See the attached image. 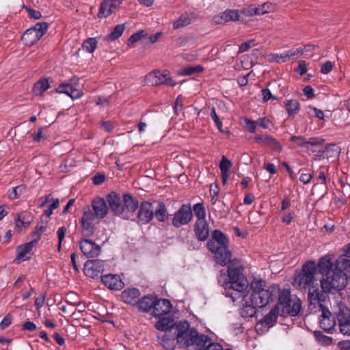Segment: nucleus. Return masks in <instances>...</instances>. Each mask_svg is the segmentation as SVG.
<instances>
[{"label": "nucleus", "mask_w": 350, "mask_h": 350, "mask_svg": "<svg viewBox=\"0 0 350 350\" xmlns=\"http://www.w3.org/2000/svg\"><path fill=\"white\" fill-rule=\"evenodd\" d=\"M208 250L215 256V260L221 266H226L228 263V278L222 281L219 278L218 282L226 291L224 294L232 297L233 301L244 296V291L247 289L248 284L243 275V267L237 258L231 260L232 254L228 249V239L225 234L219 230L213 232L212 239L207 242Z\"/></svg>", "instance_id": "f257e3e1"}, {"label": "nucleus", "mask_w": 350, "mask_h": 350, "mask_svg": "<svg viewBox=\"0 0 350 350\" xmlns=\"http://www.w3.org/2000/svg\"><path fill=\"white\" fill-rule=\"evenodd\" d=\"M317 275V265L314 261L306 262L301 272L297 273L293 282V286L300 289H308V299L312 306L325 301V295L319 286Z\"/></svg>", "instance_id": "f03ea898"}, {"label": "nucleus", "mask_w": 350, "mask_h": 350, "mask_svg": "<svg viewBox=\"0 0 350 350\" xmlns=\"http://www.w3.org/2000/svg\"><path fill=\"white\" fill-rule=\"evenodd\" d=\"M350 278V260L339 257L336 260L332 273L321 280V288L323 293L339 291L345 288Z\"/></svg>", "instance_id": "7ed1b4c3"}, {"label": "nucleus", "mask_w": 350, "mask_h": 350, "mask_svg": "<svg viewBox=\"0 0 350 350\" xmlns=\"http://www.w3.org/2000/svg\"><path fill=\"white\" fill-rule=\"evenodd\" d=\"M266 281L260 278H254L251 284L250 301L252 305L258 308L266 306L276 297L277 288L270 286L265 288Z\"/></svg>", "instance_id": "20e7f679"}, {"label": "nucleus", "mask_w": 350, "mask_h": 350, "mask_svg": "<svg viewBox=\"0 0 350 350\" xmlns=\"http://www.w3.org/2000/svg\"><path fill=\"white\" fill-rule=\"evenodd\" d=\"M197 330L191 327L187 321L177 323L174 327L176 343L182 348H189L193 344V339L196 336Z\"/></svg>", "instance_id": "39448f33"}, {"label": "nucleus", "mask_w": 350, "mask_h": 350, "mask_svg": "<svg viewBox=\"0 0 350 350\" xmlns=\"http://www.w3.org/2000/svg\"><path fill=\"white\" fill-rule=\"evenodd\" d=\"M323 303L324 301H321L313 306L310 304L309 310L313 312H321L319 325L325 332L329 333L335 329L336 321L329 309L324 306Z\"/></svg>", "instance_id": "423d86ee"}, {"label": "nucleus", "mask_w": 350, "mask_h": 350, "mask_svg": "<svg viewBox=\"0 0 350 350\" xmlns=\"http://www.w3.org/2000/svg\"><path fill=\"white\" fill-rule=\"evenodd\" d=\"M48 28L47 23H38L33 27L25 31L21 38L22 41L26 46H32L43 36Z\"/></svg>", "instance_id": "0eeeda50"}, {"label": "nucleus", "mask_w": 350, "mask_h": 350, "mask_svg": "<svg viewBox=\"0 0 350 350\" xmlns=\"http://www.w3.org/2000/svg\"><path fill=\"white\" fill-rule=\"evenodd\" d=\"M146 80L148 83L152 86L164 85L173 87L176 85V83L170 77L169 72L167 70L163 72L155 70L150 72L146 75Z\"/></svg>", "instance_id": "6e6552de"}, {"label": "nucleus", "mask_w": 350, "mask_h": 350, "mask_svg": "<svg viewBox=\"0 0 350 350\" xmlns=\"http://www.w3.org/2000/svg\"><path fill=\"white\" fill-rule=\"evenodd\" d=\"M193 219L192 208L190 204H183L174 215L172 225L176 228L188 224Z\"/></svg>", "instance_id": "1a4fd4ad"}, {"label": "nucleus", "mask_w": 350, "mask_h": 350, "mask_svg": "<svg viewBox=\"0 0 350 350\" xmlns=\"http://www.w3.org/2000/svg\"><path fill=\"white\" fill-rule=\"evenodd\" d=\"M338 311L336 312L339 326H350V310L345 304H338ZM340 332L346 336H350V328H339Z\"/></svg>", "instance_id": "9d476101"}, {"label": "nucleus", "mask_w": 350, "mask_h": 350, "mask_svg": "<svg viewBox=\"0 0 350 350\" xmlns=\"http://www.w3.org/2000/svg\"><path fill=\"white\" fill-rule=\"evenodd\" d=\"M79 247L81 252L88 258H96L100 253V247L96 244L94 241L87 239L81 240Z\"/></svg>", "instance_id": "9b49d317"}, {"label": "nucleus", "mask_w": 350, "mask_h": 350, "mask_svg": "<svg viewBox=\"0 0 350 350\" xmlns=\"http://www.w3.org/2000/svg\"><path fill=\"white\" fill-rule=\"evenodd\" d=\"M104 271V261L100 260H90L85 263V274L92 278H98Z\"/></svg>", "instance_id": "f8f14e48"}, {"label": "nucleus", "mask_w": 350, "mask_h": 350, "mask_svg": "<svg viewBox=\"0 0 350 350\" xmlns=\"http://www.w3.org/2000/svg\"><path fill=\"white\" fill-rule=\"evenodd\" d=\"M154 217V208L152 204L148 202H143L141 203L137 219L138 223L141 224H146L149 223Z\"/></svg>", "instance_id": "ddd939ff"}, {"label": "nucleus", "mask_w": 350, "mask_h": 350, "mask_svg": "<svg viewBox=\"0 0 350 350\" xmlns=\"http://www.w3.org/2000/svg\"><path fill=\"white\" fill-rule=\"evenodd\" d=\"M122 1L120 0H103L98 16L99 18L108 17L118 9Z\"/></svg>", "instance_id": "4468645a"}, {"label": "nucleus", "mask_w": 350, "mask_h": 350, "mask_svg": "<svg viewBox=\"0 0 350 350\" xmlns=\"http://www.w3.org/2000/svg\"><path fill=\"white\" fill-rule=\"evenodd\" d=\"M240 19V14L238 10L228 9L213 18L215 24H224L230 21H238Z\"/></svg>", "instance_id": "2eb2a0df"}, {"label": "nucleus", "mask_w": 350, "mask_h": 350, "mask_svg": "<svg viewBox=\"0 0 350 350\" xmlns=\"http://www.w3.org/2000/svg\"><path fill=\"white\" fill-rule=\"evenodd\" d=\"M107 201L111 211L116 215H123L124 213V206H123V199L115 192H111L107 196Z\"/></svg>", "instance_id": "dca6fc26"}, {"label": "nucleus", "mask_w": 350, "mask_h": 350, "mask_svg": "<svg viewBox=\"0 0 350 350\" xmlns=\"http://www.w3.org/2000/svg\"><path fill=\"white\" fill-rule=\"evenodd\" d=\"M172 304L166 299L157 300L155 299L152 309V315L155 317L161 318L162 316L170 312Z\"/></svg>", "instance_id": "f3484780"}, {"label": "nucleus", "mask_w": 350, "mask_h": 350, "mask_svg": "<svg viewBox=\"0 0 350 350\" xmlns=\"http://www.w3.org/2000/svg\"><path fill=\"white\" fill-rule=\"evenodd\" d=\"M103 283L111 290H121L124 284L118 275L107 274L101 277Z\"/></svg>", "instance_id": "a211bd4d"}, {"label": "nucleus", "mask_w": 350, "mask_h": 350, "mask_svg": "<svg viewBox=\"0 0 350 350\" xmlns=\"http://www.w3.org/2000/svg\"><path fill=\"white\" fill-rule=\"evenodd\" d=\"M194 232L199 241H204L209 235V227L206 220H196Z\"/></svg>", "instance_id": "6ab92c4d"}, {"label": "nucleus", "mask_w": 350, "mask_h": 350, "mask_svg": "<svg viewBox=\"0 0 350 350\" xmlns=\"http://www.w3.org/2000/svg\"><path fill=\"white\" fill-rule=\"evenodd\" d=\"M157 342L166 350H174L176 347V339L170 332H165L162 335H157Z\"/></svg>", "instance_id": "aec40b11"}, {"label": "nucleus", "mask_w": 350, "mask_h": 350, "mask_svg": "<svg viewBox=\"0 0 350 350\" xmlns=\"http://www.w3.org/2000/svg\"><path fill=\"white\" fill-rule=\"evenodd\" d=\"M92 211L98 218H104L108 213L106 202L100 198H96L92 203Z\"/></svg>", "instance_id": "412c9836"}, {"label": "nucleus", "mask_w": 350, "mask_h": 350, "mask_svg": "<svg viewBox=\"0 0 350 350\" xmlns=\"http://www.w3.org/2000/svg\"><path fill=\"white\" fill-rule=\"evenodd\" d=\"M36 243L37 242L33 240L25 245H19L16 250L18 259L23 261L29 260L32 255L31 250Z\"/></svg>", "instance_id": "4be33fe9"}, {"label": "nucleus", "mask_w": 350, "mask_h": 350, "mask_svg": "<svg viewBox=\"0 0 350 350\" xmlns=\"http://www.w3.org/2000/svg\"><path fill=\"white\" fill-rule=\"evenodd\" d=\"M33 221L31 213L27 212H21L18 214L15 221V227L18 231L27 229Z\"/></svg>", "instance_id": "5701e85b"}, {"label": "nucleus", "mask_w": 350, "mask_h": 350, "mask_svg": "<svg viewBox=\"0 0 350 350\" xmlns=\"http://www.w3.org/2000/svg\"><path fill=\"white\" fill-rule=\"evenodd\" d=\"M139 296V291L135 288H126L122 293V299L124 302L131 305L137 304Z\"/></svg>", "instance_id": "b1692460"}, {"label": "nucleus", "mask_w": 350, "mask_h": 350, "mask_svg": "<svg viewBox=\"0 0 350 350\" xmlns=\"http://www.w3.org/2000/svg\"><path fill=\"white\" fill-rule=\"evenodd\" d=\"M123 206H124V217H129L128 213H133L139 207L137 200L133 198L130 194L125 193L123 195Z\"/></svg>", "instance_id": "393cba45"}, {"label": "nucleus", "mask_w": 350, "mask_h": 350, "mask_svg": "<svg viewBox=\"0 0 350 350\" xmlns=\"http://www.w3.org/2000/svg\"><path fill=\"white\" fill-rule=\"evenodd\" d=\"M195 19L196 16L193 12H184L173 23V27L174 29L184 27L191 24Z\"/></svg>", "instance_id": "a878e982"}, {"label": "nucleus", "mask_w": 350, "mask_h": 350, "mask_svg": "<svg viewBox=\"0 0 350 350\" xmlns=\"http://www.w3.org/2000/svg\"><path fill=\"white\" fill-rule=\"evenodd\" d=\"M301 308V300L297 297L291 301V304H288L285 309H282L281 311V316H286V314H291L293 317L297 316L300 312Z\"/></svg>", "instance_id": "bb28decb"}, {"label": "nucleus", "mask_w": 350, "mask_h": 350, "mask_svg": "<svg viewBox=\"0 0 350 350\" xmlns=\"http://www.w3.org/2000/svg\"><path fill=\"white\" fill-rule=\"evenodd\" d=\"M210 342L211 339L207 336L199 334L197 331L196 336L193 339V344L191 347L195 350H205Z\"/></svg>", "instance_id": "cd10ccee"}, {"label": "nucleus", "mask_w": 350, "mask_h": 350, "mask_svg": "<svg viewBox=\"0 0 350 350\" xmlns=\"http://www.w3.org/2000/svg\"><path fill=\"white\" fill-rule=\"evenodd\" d=\"M332 267V259L329 256H325L319 259L318 262V269L322 275L325 276L329 275Z\"/></svg>", "instance_id": "c85d7f7f"}, {"label": "nucleus", "mask_w": 350, "mask_h": 350, "mask_svg": "<svg viewBox=\"0 0 350 350\" xmlns=\"http://www.w3.org/2000/svg\"><path fill=\"white\" fill-rule=\"evenodd\" d=\"M159 321L156 323L155 327L160 331L167 332L168 330L175 327L176 323H174V320L170 317H161Z\"/></svg>", "instance_id": "c756f323"}, {"label": "nucleus", "mask_w": 350, "mask_h": 350, "mask_svg": "<svg viewBox=\"0 0 350 350\" xmlns=\"http://www.w3.org/2000/svg\"><path fill=\"white\" fill-rule=\"evenodd\" d=\"M303 54V51L301 49H297L296 50H290L288 51H285L281 55H275V61L278 63L286 62L294 56H299Z\"/></svg>", "instance_id": "7c9ffc66"}, {"label": "nucleus", "mask_w": 350, "mask_h": 350, "mask_svg": "<svg viewBox=\"0 0 350 350\" xmlns=\"http://www.w3.org/2000/svg\"><path fill=\"white\" fill-rule=\"evenodd\" d=\"M155 298L150 296H144L137 301L138 308L144 312H148L152 308L154 304Z\"/></svg>", "instance_id": "2f4dec72"}, {"label": "nucleus", "mask_w": 350, "mask_h": 350, "mask_svg": "<svg viewBox=\"0 0 350 350\" xmlns=\"http://www.w3.org/2000/svg\"><path fill=\"white\" fill-rule=\"evenodd\" d=\"M285 109L288 116H294L300 110L299 103L296 99L287 100L285 102Z\"/></svg>", "instance_id": "473e14b6"}, {"label": "nucleus", "mask_w": 350, "mask_h": 350, "mask_svg": "<svg viewBox=\"0 0 350 350\" xmlns=\"http://www.w3.org/2000/svg\"><path fill=\"white\" fill-rule=\"evenodd\" d=\"M281 311L279 310L278 306H275L271 311L264 317L262 323L268 327L273 325V323L277 320L278 315H280Z\"/></svg>", "instance_id": "72a5a7b5"}, {"label": "nucleus", "mask_w": 350, "mask_h": 350, "mask_svg": "<svg viewBox=\"0 0 350 350\" xmlns=\"http://www.w3.org/2000/svg\"><path fill=\"white\" fill-rule=\"evenodd\" d=\"M292 300L291 297V293L288 290H284L279 295L278 303L275 306L279 307V310L282 311V309L291 304Z\"/></svg>", "instance_id": "f704fd0d"}, {"label": "nucleus", "mask_w": 350, "mask_h": 350, "mask_svg": "<svg viewBox=\"0 0 350 350\" xmlns=\"http://www.w3.org/2000/svg\"><path fill=\"white\" fill-rule=\"evenodd\" d=\"M126 27L124 24H120L116 25L113 31L104 38L105 41H114L118 39L124 33Z\"/></svg>", "instance_id": "c9c22d12"}, {"label": "nucleus", "mask_w": 350, "mask_h": 350, "mask_svg": "<svg viewBox=\"0 0 350 350\" xmlns=\"http://www.w3.org/2000/svg\"><path fill=\"white\" fill-rule=\"evenodd\" d=\"M154 216L159 221H165L168 219V214L163 202H159L157 208L154 210Z\"/></svg>", "instance_id": "e433bc0d"}, {"label": "nucleus", "mask_w": 350, "mask_h": 350, "mask_svg": "<svg viewBox=\"0 0 350 350\" xmlns=\"http://www.w3.org/2000/svg\"><path fill=\"white\" fill-rule=\"evenodd\" d=\"M50 85L48 79H43L36 82L33 88V92L36 96L41 95L49 88Z\"/></svg>", "instance_id": "4c0bfd02"}, {"label": "nucleus", "mask_w": 350, "mask_h": 350, "mask_svg": "<svg viewBox=\"0 0 350 350\" xmlns=\"http://www.w3.org/2000/svg\"><path fill=\"white\" fill-rule=\"evenodd\" d=\"M97 44L98 42L96 38H89L83 42L82 47L88 53H92L96 49Z\"/></svg>", "instance_id": "58836bf2"}, {"label": "nucleus", "mask_w": 350, "mask_h": 350, "mask_svg": "<svg viewBox=\"0 0 350 350\" xmlns=\"http://www.w3.org/2000/svg\"><path fill=\"white\" fill-rule=\"evenodd\" d=\"M81 232L84 237H90L92 235H93L94 232V224L82 221H81Z\"/></svg>", "instance_id": "ea45409f"}, {"label": "nucleus", "mask_w": 350, "mask_h": 350, "mask_svg": "<svg viewBox=\"0 0 350 350\" xmlns=\"http://www.w3.org/2000/svg\"><path fill=\"white\" fill-rule=\"evenodd\" d=\"M193 211L196 217H198L197 220H206V210L202 203L194 204Z\"/></svg>", "instance_id": "a19ab883"}, {"label": "nucleus", "mask_w": 350, "mask_h": 350, "mask_svg": "<svg viewBox=\"0 0 350 350\" xmlns=\"http://www.w3.org/2000/svg\"><path fill=\"white\" fill-rule=\"evenodd\" d=\"M46 228V224L44 222H40L37 224L35 228V230L32 233V237L33 240L38 243V241L40 239L41 235L43 232H45Z\"/></svg>", "instance_id": "79ce46f5"}, {"label": "nucleus", "mask_w": 350, "mask_h": 350, "mask_svg": "<svg viewBox=\"0 0 350 350\" xmlns=\"http://www.w3.org/2000/svg\"><path fill=\"white\" fill-rule=\"evenodd\" d=\"M256 307L254 305H245L241 310V316L244 318L252 317L256 313Z\"/></svg>", "instance_id": "37998d69"}, {"label": "nucleus", "mask_w": 350, "mask_h": 350, "mask_svg": "<svg viewBox=\"0 0 350 350\" xmlns=\"http://www.w3.org/2000/svg\"><path fill=\"white\" fill-rule=\"evenodd\" d=\"M232 166V163L225 156H223L219 163V169L221 174H226L229 172Z\"/></svg>", "instance_id": "c03bdc74"}, {"label": "nucleus", "mask_w": 350, "mask_h": 350, "mask_svg": "<svg viewBox=\"0 0 350 350\" xmlns=\"http://www.w3.org/2000/svg\"><path fill=\"white\" fill-rule=\"evenodd\" d=\"M202 70H203V68L200 66H190V67L183 68L181 70L180 74L183 76H188V75H193L196 72H202Z\"/></svg>", "instance_id": "a18cd8bd"}, {"label": "nucleus", "mask_w": 350, "mask_h": 350, "mask_svg": "<svg viewBox=\"0 0 350 350\" xmlns=\"http://www.w3.org/2000/svg\"><path fill=\"white\" fill-rule=\"evenodd\" d=\"M325 140L321 137H310L307 139L306 149H309L310 147L322 146Z\"/></svg>", "instance_id": "49530a36"}, {"label": "nucleus", "mask_w": 350, "mask_h": 350, "mask_svg": "<svg viewBox=\"0 0 350 350\" xmlns=\"http://www.w3.org/2000/svg\"><path fill=\"white\" fill-rule=\"evenodd\" d=\"M24 189V187L21 185L13 187L8 193L9 198L10 200L17 199L23 193Z\"/></svg>", "instance_id": "de8ad7c7"}, {"label": "nucleus", "mask_w": 350, "mask_h": 350, "mask_svg": "<svg viewBox=\"0 0 350 350\" xmlns=\"http://www.w3.org/2000/svg\"><path fill=\"white\" fill-rule=\"evenodd\" d=\"M271 136L268 135H256L255 136L256 142L262 146H268Z\"/></svg>", "instance_id": "09e8293b"}, {"label": "nucleus", "mask_w": 350, "mask_h": 350, "mask_svg": "<svg viewBox=\"0 0 350 350\" xmlns=\"http://www.w3.org/2000/svg\"><path fill=\"white\" fill-rule=\"evenodd\" d=\"M96 217L97 216L95 213L89 209L88 211H84L81 221L94 224V221Z\"/></svg>", "instance_id": "8fccbe9b"}, {"label": "nucleus", "mask_w": 350, "mask_h": 350, "mask_svg": "<svg viewBox=\"0 0 350 350\" xmlns=\"http://www.w3.org/2000/svg\"><path fill=\"white\" fill-rule=\"evenodd\" d=\"M145 36H146V33L143 30L132 34L128 40V44L129 45L133 44L138 42Z\"/></svg>", "instance_id": "3c124183"}, {"label": "nucleus", "mask_w": 350, "mask_h": 350, "mask_svg": "<svg viewBox=\"0 0 350 350\" xmlns=\"http://www.w3.org/2000/svg\"><path fill=\"white\" fill-rule=\"evenodd\" d=\"M314 336L317 340L319 341V342H321L322 344L328 345L332 343V338L328 336L323 335L321 332L319 331L314 332Z\"/></svg>", "instance_id": "603ef678"}, {"label": "nucleus", "mask_w": 350, "mask_h": 350, "mask_svg": "<svg viewBox=\"0 0 350 350\" xmlns=\"http://www.w3.org/2000/svg\"><path fill=\"white\" fill-rule=\"evenodd\" d=\"M267 147L270 148L273 151L278 152H280L282 150V146L272 136Z\"/></svg>", "instance_id": "864d4df0"}, {"label": "nucleus", "mask_w": 350, "mask_h": 350, "mask_svg": "<svg viewBox=\"0 0 350 350\" xmlns=\"http://www.w3.org/2000/svg\"><path fill=\"white\" fill-rule=\"evenodd\" d=\"M72 90V87L68 83H63L59 85L56 89V92L59 94H65L69 96L70 91Z\"/></svg>", "instance_id": "5fc2aeb1"}, {"label": "nucleus", "mask_w": 350, "mask_h": 350, "mask_svg": "<svg viewBox=\"0 0 350 350\" xmlns=\"http://www.w3.org/2000/svg\"><path fill=\"white\" fill-rule=\"evenodd\" d=\"M290 141L294 142L299 147L306 148L307 139L301 136H292Z\"/></svg>", "instance_id": "6e6d98bb"}, {"label": "nucleus", "mask_w": 350, "mask_h": 350, "mask_svg": "<svg viewBox=\"0 0 350 350\" xmlns=\"http://www.w3.org/2000/svg\"><path fill=\"white\" fill-rule=\"evenodd\" d=\"M211 117L213 119V120L214 121V122H215L216 126L217 127V129H219V131L221 132L223 124L220 121V120L216 113L215 109L214 107L212 108V110L211 112Z\"/></svg>", "instance_id": "4d7b16f0"}, {"label": "nucleus", "mask_w": 350, "mask_h": 350, "mask_svg": "<svg viewBox=\"0 0 350 350\" xmlns=\"http://www.w3.org/2000/svg\"><path fill=\"white\" fill-rule=\"evenodd\" d=\"M255 45H256V42H255L254 40H250L249 41L243 42L239 46V52L243 53L245 51H247V50H249L250 48L254 46Z\"/></svg>", "instance_id": "13d9d810"}, {"label": "nucleus", "mask_w": 350, "mask_h": 350, "mask_svg": "<svg viewBox=\"0 0 350 350\" xmlns=\"http://www.w3.org/2000/svg\"><path fill=\"white\" fill-rule=\"evenodd\" d=\"M333 69V64L330 61H327L321 66V72L322 74L327 75Z\"/></svg>", "instance_id": "bf43d9fd"}, {"label": "nucleus", "mask_w": 350, "mask_h": 350, "mask_svg": "<svg viewBox=\"0 0 350 350\" xmlns=\"http://www.w3.org/2000/svg\"><path fill=\"white\" fill-rule=\"evenodd\" d=\"M245 126H246L247 130L250 133H255L256 127H257L256 120L253 121V120H249L247 118H245Z\"/></svg>", "instance_id": "052dcab7"}, {"label": "nucleus", "mask_w": 350, "mask_h": 350, "mask_svg": "<svg viewBox=\"0 0 350 350\" xmlns=\"http://www.w3.org/2000/svg\"><path fill=\"white\" fill-rule=\"evenodd\" d=\"M12 321V317L10 314L6 315L0 323V328L5 329L10 326Z\"/></svg>", "instance_id": "680f3d73"}, {"label": "nucleus", "mask_w": 350, "mask_h": 350, "mask_svg": "<svg viewBox=\"0 0 350 350\" xmlns=\"http://www.w3.org/2000/svg\"><path fill=\"white\" fill-rule=\"evenodd\" d=\"M243 12L245 16H247L256 15V7L254 5H250L243 9Z\"/></svg>", "instance_id": "e2e57ef3"}, {"label": "nucleus", "mask_w": 350, "mask_h": 350, "mask_svg": "<svg viewBox=\"0 0 350 350\" xmlns=\"http://www.w3.org/2000/svg\"><path fill=\"white\" fill-rule=\"evenodd\" d=\"M183 98L181 95L178 96L175 100L174 109L176 113H178V111H181L183 108Z\"/></svg>", "instance_id": "0e129e2a"}, {"label": "nucleus", "mask_w": 350, "mask_h": 350, "mask_svg": "<svg viewBox=\"0 0 350 350\" xmlns=\"http://www.w3.org/2000/svg\"><path fill=\"white\" fill-rule=\"evenodd\" d=\"M261 93L262 95L263 102L266 103L271 98L275 99V98L272 95L271 91L268 88H264L261 90Z\"/></svg>", "instance_id": "69168bd1"}, {"label": "nucleus", "mask_w": 350, "mask_h": 350, "mask_svg": "<svg viewBox=\"0 0 350 350\" xmlns=\"http://www.w3.org/2000/svg\"><path fill=\"white\" fill-rule=\"evenodd\" d=\"M257 126L263 129H268L270 125V121L266 117H262L256 120Z\"/></svg>", "instance_id": "338daca9"}, {"label": "nucleus", "mask_w": 350, "mask_h": 350, "mask_svg": "<svg viewBox=\"0 0 350 350\" xmlns=\"http://www.w3.org/2000/svg\"><path fill=\"white\" fill-rule=\"evenodd\" d=\"M296 71L299 75H301V76L306 73L307 66H306V64L304 61H301L299 62V65H298L297 68L296 69Z\"/></svg>", "instance_id": "774afa93"}]
</instances>
